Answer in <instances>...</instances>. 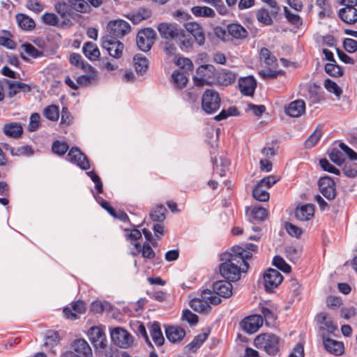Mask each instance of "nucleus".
<instances>
[{
  "label": "nucleus",
  "instance_id": "1",
  "mask_svg": "<svg viewBox=\"0 0 357 357\" xmlns=\"http://www.w3.org/2000/svg\"><path fill=\"white\" fill-rule=\"evenodd\" d=\"M239 260L238 257H232L230 253H224L221 255L220 265V273L226 280L231 282H236L240 280L241 273H246L248 271V266L244 264V266L236 263Z\"/></svg>",
  "mask_w": 357,
  "mask_h": 357
},
{
  "label": "nucleus",
  "instance_id": "2",
  "mask_svg": "<svg viewBox=\"0 0 357 357\" xmlns=\"http://www.w3.org/2000/svg\"><path fill=\"white\" fill-rule=\"evenodd\" d=\"M221 298L209 289L203 290L200 298H195L190 302L192 309L199 313H208L211 309V305L220 303Z\"/></svg>",
  "mask_w": 357,
  "mask_h": 357
},
{
  "label": "nucleus",
  "instance_id": "3",
  "mask_svg": "<svg viewBox=\"0 0 357 357\" xmlns=\"http://www.w3.org/2000/svg\"><path fill=\"white\" fill-rule=\"evenodd\" d=\"M280 339L274 334L264 333L258 335L254 341L255 345L263 349L268 355L274 356L279 351Z\"/></svg>",
  "mask_w": 357,
  "mask_h": 357
},
{
  "label": "nucleus",
  "instance_id": "4",
  "mask_svg": "<svg viewBox=\"0 0 357 357\" xmlns=\"http://www.w3.org/2000/svg\"><path fill=\"white\" fill-rule=\"evenodd\" d=\"M155 31L151 28L140 30L136 38L138 48L143 52L149 51L155 40Z\"/></svg>",
  "mask_w": 357,
  "mask_h": 357
},
{
  "label": "nucleus",
  "instance_id": "5",
  "mask_svg": "<svg viewBox=\"0 0 357 357\" xmlns=\"http://www.w3.org/2000/svg\"><path fill=\"white\" fill-rule=\"evenodd\" d=\"M101 46L106 50L108 54L119 59L122 56L124 45L112 36H104L101 38Z\"/></svg>",
  "mask_w": 357,
  "mask_h": 357
},
{
  "label": "nucleus",
  "instance_id": "6",
  "mask_svg": "<svg viewBox=\"0 0 357 357\" xmlns=\"http://www.w3.org/2000/svg\"><path fill=\"white\" fill-rule=\"evenodd\" d=\"M220 98L217 91L207 89L202 96V105L204 112H215L220 106Z\"/></svg>",
  "mask_w": 357,
  "mask_h": 357
},
{
  "label": "nucleus",
  "instance_id": "7",
  "mask_svg": "<svg viewBox=\"0 0 357 357\" xmlns=\"http://www.w3.org/2000/svg\"><path fill=\"white\" fill-rule=\"evenodd\" d=\"M109 34L112 38H118L124 36L130 31V26L128 22L123 20L110 21L107 24Z\"/></svg>",
  "mask_w": 357,
  "mask_h": 357
},
{
  "label": "nucleus",
  "instance_id": "8",
  "mask_svg": "<svg viewBox=\"0 0 357 357\" xmlns=\"http://www.w3.org/2000/svg\"><path fill=\"white\" fill-rule=\"evenodd\" d=\"M89 340L96 350L102 352L107 347L106 335L103 331L98 327H91L89 331Z\"/></svg>",
  "mask_w": 357,
  "mask_h": 357
},
{
  "label": "nucleus",
  "instance_id": "9",
  "mask_svg": "<svg viewBox=\"0 0 357 357\" xmlns=\"http://www.w3.org/2000/svg\"><path fill=\"white\" fill-rule=\"evenodd\" d=\"M67 160L71 163L75 164L82 169H90V162L86 155L76 146L72 147L67 155Z\"/></svg>",
  "mask_w": 357,
  "mask_h": 357
},
{
  "label": "nucleus",
  "instance_id": "10",
  "mask_svg": "<svg viewBox=\"0 0 357 357\" xmlns=\"http://www.w3.org/2000/svg\"><path fill=\"white\" fill-rule=\"evenodd\" d=\"M114 343L121 348H128L132 344V335L121 328H115L111 331Z\"/></svg>",
  "mask_w": 357,
  "mask_h": 357
},
{
  "label": "nucleus",
  "instance_id": "11",
  "mask_svg": "<svg viewBox=\"0 0 357 357\" xmlns=\"http://www.w3.org/2000/svg\"><path fill=\"white\" fill-rule=\"evenodd\" d=\"M319 188L321 194L328 199H334L336 197V185L330 176H326L319 180Z\"/></svg>",
  "mask_w": 357,
  "mask_h": 357
},
{
  "label": "nucleus",
  "instance_id": "12",
  "mask_svg": "<svg viewBox=\"0 0 357 357\" xmlns=\"http://www.w3.org/2000/svg\"><path fill=\"white\" fill-rule=\"evenodd\" d=\"M283 280L282 274L275 269L269 268L264 275V282L266 291H271L277 287Z\"/></svg>",
  "mask_w": 357,
  "mask_h": 357
},
{
  "label": "nucleus",
  "instance_id": "13",
  "mask_svg": "<svg viewBox=\"0 0 357 357\" xmlns=\"http://www.w3.org/2000/svg\"><path fill=\"white\" fill-rule=\"evenodd\" d=\"M263 324V317L261 315L254 314L245 318L240 324L242 329L250 334L254 333Z\"/></svg>",
  "mask_w": 357,
  "mask_h": 357
},
{
  "label": "nucleus",
  "instance_id": "14",
  "mask_svg": "<svg viewBox=\"0 0 357 357\" xmlns=\"http://www.w3.org/2000/svg\"><path fill=\"white\" fill-rule=\"evenodd\" d=\"M215 68L212 65H202L197 69V75L194 77V82L197 86H202L208 84V79L212 77Z\"/></svg>",
  "mask_w": 357,
  "mask_h": 357
},
{
  "label": "nucleus",
  "instance_id": "15",
  "mask_svg": "<svg viewBox=\"0 0 357 357\" xmlns=\"http://www.w3.org/2000/svg\"><path fill=\"white\" fill-rule=\"evenodd\" d=\"M238 86L244 96H252L257 87V81L253 76L241 77L238 80Z\"/></svg>",
  "mask_w": 357,
  "mask_h": 357
},
{
  "label": "nucleus",
  "instance_id": "16",
  "mask_svg": "<svg viewBox=\"0 0 357 357\" xmlns=\"http://www.w3.org/2000/svg\"><path fill=\"white\" fill-rule=\"evenodd\" d=\"M3 82L6 83V89L10 98H13L20 91L26 93L31 90V86L25 83L13 82L7 79H3Z\"/></svg>",
  "mask_w": 357,
  "mask_h": 357
},
{
  "label": "nucleus",
  "instance_id": "17",
  "mask_svg": "<svg viewBox=\"0 0 357 357\" xmlns=\"http://www.w3.org/2000/svg\"><path fill=\"white\" fill-rule=\"evenodd\" d=\"M158 30L162 38L168 40L177 38L181 33V30L177 29L174 24L166 22L159 24Z\"/></svg>",
  "mask_w": 357,
  "mask_h": 357
},
{
  "label": "nucleus",
  "instance_id": "18",
  "mask_svg": "<svg viewBox=\"0 0 357 357\" xmlns=\"http://www.w3.org/2000/svg\"><path fill=\"white\" fill-rule=\"evenodd\" d=\"M184 26L187 32L194 37L195 40L199 45L204 43L205 35L202 26L198 23L195 22H188L185 23Z\"/></svg>",
  "mask_w": 357,
  "mask_h": 357
},
{
  "label": "nucleus",
  "instance_id": "19",
  "mask_svg": "<svg viewBox=\"0 0 357 357\" xmlns=\"http://www.w3.org/2000/svg\"><path fill=\"white\" fill-rule=\"evenodd\" d=\"M86 311V303L82 301H77L72 303V309L65 307L63 310L64 316L70 320H75L78 318L77 313L82 314Z\"/></svg>",
  "mask_w": 357,
  "mask_h": 357
},
{
  "label": "nucleus",
  "instance_id": "20",
  "mask_svg": "<svg viewBox=\"0 0 357 357\" xmlns=\"http://www.w3.org/2000/svg\"><path fill=\"white\" fill-rule=\"evenodd\" d=\"M229 280L216 281L213 284V291L216 296L229 298L232 294V285Z\"/></svg>",
  "mask_w": 357,
  "mask_h": 357
},
{
  "label": "nucleus",
  "instance_id": "21",
  "mask_svg": "<svg viewBox=\"0 0 357 357\" xmlns=\"http://www.w3.org/2000/svg\"><path fill=\"white\" fill-rule=\"evenodd\" d=\"M73 352L82 357H92L93 353L91 347L84 339H78L72 343Z\"/></svg>",
  "mask_w": 357,
  "mask_h": 357
},
{
  "label": "nucleus",
  "instance_id": "22",
  "mask_svg": "<svg viewBox=\"0 0 357 357\" xmlns=\"http://www.w3.org/2000/svg\"><path fill=\"white\" fill-rule=\"evenodd\" d=\"M314 213V206L312 204H306L298 206L295 211V216L300 221L310 220Z\"/></svg>",
  "mask_w": 357,
  "mask_h": 357
},
{
  "label": "nucleus",
  "instance_id": "23",
  "mask_svg": "<svg viewBox=\"0 0 357 357\" xmlns=\"http://www.w3.org/2000/svg\"><path fill=\"white\" fill-rule=\"evenodd\" d=\"M168 340L173 343L181 342L185 335V331L178 326H169L165 328Z\"/></svg>",
  "mask_w": 357,
  "mask_h": 357
},
{
  "label": "nucleus",
  "instance_id": "24",
  "mask_svg": "<svg viewBox=\"0 0 357 357\" xmlns=\"http://www.w3.org/2000/svg\"><path fill=\"white\" fill-rule=\"evenodd\" d=\"M323 344L325 349L330 353L339 356L344 352V344L342 342L333 339L323 337Z\"/></svg>",
  "mask_w": 357,
  "mask_h": 357
},
{
  "label": "nucleus",
  "instance_id": "25",
  "mask_svg": "<svg viewBox=\"0 0 357 357\" xmlns=\"http://www.w3.org/2000/svg\"><path fill=\"white\" fill-rule=\"evenodd\" d=\"M339 17L345 23L354 24L357 22V9L354 7H344L340 10Z\"/></svg>",
  "mask_w": 357,
  "mask_h": 357
},
{
  "label": "nucleus",
  "instance_id": "26",
  "mask_svg": "<svg viewBox=\"0 0 357 357\" xmlns=\"http://www.w3.org/2000/svg\"><path fill=\"white\" fill-rule=\"evenodd\" d=\"M3 132L6 136L17 139L23 133V128L20 123L10 122L6 123L3 128Z\"/></svg>",
  "mask_w": 357,
  "mask_h": 357
},
{
  "label": "nucleus",
  "instance_id": "27",
  "mask_svg": "<svg viewBox=\"0 0 357 357\" xmlns=\"http://www.w3.org/2000/svg\"><path fill=\"white\" fill-rule=\"evenodd\" d=\"M84 54L91 61L98 60L100 52L97 45L92 42H86L82 47Z\"/></svg>",
  "mask_w": 357,
  "mask_h": 357
},
{
  "label": "nucleus",
  "instance_id": "28",
  "mask_svg": "<svg viewBox=\"0 0 357 357\" xmlns=\"http://www.w3.org/2000/svg\"><path fill=\"white\" fill-rule=\"evenodd\" d=\"M232 257H238L239 260H236V263L241 266H244V264L249 266L247 260L252 257V253L246 252L245 249L240 246H234L232 248V252L230 253Z\"/></svg>",
  "mask_w": 357,
  "mask_h": 357
},
{
  "label": "nucleus",
  "instance_id": "29",
  "mask_svg": "<svg viewBox=\"0 0 357 357\" xmlns=\"http://www.w3.org/2000/svg\"><path fill=\"white\" fill-rule=\"evenodd\" d=\"M227 32L236 39H244L248 36L247 30L239 24H231L227 26Z\"/></svg>",
  "mask_w": 357,
  "mask_h": 357
},
{
  "label": "nucleus",
  "instance_id": "30",
  "mask_svg": "<svg viewBox=\"0 0 357 357\" xmlns=\"http://www.w3.org/2000/svg\"><path fill=\"white\" fill-rule=\"evenodd\" d=\"M150 333L154 343L157 346H162L164 344L165 338L163 337L160 325L158 322L154 321L150 328Z\"/></svg>",
  "mask_w": 357,
  "mask_h": 357
},
{
  "label": "nucleus",
  "instance_id": "31",
  "mask_svg": "<svg viewBox=\"0 0 357 357\" xmlns=\"http://www.w3.org/2000/svg\"><path fill=\"white\" fill-rule=\"evenodd\" d=\"M15 18L19 26L24 30H31L35 27L33 19L25 14H17Z\"/></svg>",
  "mask_w": 357,
  "mask_h": 357
},
{
  "label": "nucleus",
  "instance_id": "32",
  "mask_svg": "<svg viewBox=\"0 0 357 357\" xmlns=\"http://www.w3.org/2000/svg\"><path fill=\"white\" fill-rule=\"evenodd\" d=\"M59 341L60 337L58 332L49 331L47 333L43 345L46 347H50V351L54 354H56V351L54 349V347L59 343Z\"/></svg>",
  "mask_w": 357,
  "mask_h": 357
},
{
  "label": "nucleus",
  "instance_id": "33",
  "mask_svg": "<svg viewBox=\"0 0 357 357\" xmlns=\"http://www.w3.org/2000/svg\"><path fill=\"white\" fill-rule=\"evenodd\" d=\"M70 9L81 13H89L90 5L85 0H68Z\"/></svg>",
  "mask_w": 357,
  "mask_h": 357
},
{
  "label": "nucleus",
  "instance_id": "34",
  "mask_svg": "<svg viewBox=\"0 0 357 357\" xmlns=\"http://www.w3.org/2000/svg\"><path fill=\"white\" fill-rule=\"evenodd\" d=\"M236 79V75L229 70H222L217 76L218 82L223 86H228L234 82Z\"/></svg>",
  "mask_w": 357,
  "mask_h": 357
},
{
  "label": "nucleus",
  "instance_id": "35",
  "mask_svg": "<svg viewBox=\"0 0 357 357\" xmlns=\"http://www.w3.org/2000/svg\"><path fill=\"white\" fill-rule=\"evenodd\" d=\"M151 15V10L145 8H139L135 13H132L130 17V20L135 24L139 23L141 21L144 20H146L149 17H150Z\"/></svg>",
  "mask_w": 357,
  "mask_h": 357
},
{
  "label": "nucleus",
  "instance_id": "36",
  "mask_svg": "<svg viewBox=\"0 0 357 357\" xmlns=\"http://www.w3.org/2000/svg\"><path fill=\"white\" fill-rule=\"evenodd\" d=\"M91 71L92 72L90 75H81L77 78V83L78 85L87 86L91 84L93 82H96L98 76L95 72L94 68L89 66Z\"/></svg>",
  "mask_w": 357,
  "mask_h": 357
},
{
  "label": "nucleus",
  "instance_id": "37",
  "mask_svg": "<svg viewBox=\"0 0 357 357\" xmlns=\"http://www.w3.org/2000/svg\"><path fill=\"white\" fill-rule=\"evenodd\" d=\"M172 79L175 86L178 89L185 86L188 82V77L184 72L181 70H174L172 74Z\"/></svg>",
  "mask_w": 357,
  "mask_h": 357
},
{
  "label": "nucleus",
  "instance_id": "38",
  "mask_svg": "<svg viewBox=\"0 0 357 357\" xmlns=\"http://www.w3.org/2000/svg\"><path fill=\"white\" fill-rule=\"evenodd\" d=\"M208 335V334L207 333H203L197 335L195 337L192 341L186 346V348L189 351H192L193 352L196 351L207 339Z\"/></svg>",
  "mask_w": 357,
  "mask_h": 357
},
{
  "label": "nucleus",
  "instance_id": "39",
  "mask_svg": "<svg viewBox=\"0 0 357 357\" xmlns=\"http://www.w3.org/2000/svg\"><path fill=\"white\" fill-rule=\"evenodd\" d=\"M167 212L166 208L163 205L158 206L150 213L151 219L154 222H162L165 220Z\"/></svg>",
  "mask_w": 357,
  "mask_h": 357
},
{
  "label": "nucleus",
  "instance_id": "40",
  "mask_svg": "<svg viewBox=\"0 0 357 357\" xmlns=\"http://www.w3.org/2000/svg\"><path fill=\"white\" fill-rule=\"evenodd\" d=\"M134 245L137 248L138 253L142 252L143 257L149 259L154 258L155 252L148 243H144L142 247H141L139 243H135Z\"/></svg>",
  "mask_w": 357,
  "mask_h": 357
},
{
  "label": "nucleus",
  "instance_id": "41",
  "mask_svg": "<svg viewBox=\"0 0 357 357\" xmlns=\"http://www.w3.org/2000/svg\"><path fill=\"white\" fill-rule=\"evenodd\" d=\"M192 13L198 17H213L215 11L207 6H195L192 8Z\"/></svg>",
  "mask_w": 357,
  "mask_h": 357
},
{
  "label": "nucleus",
  "instance_id": "42",
  "mask_svg": "<svg viewBox=\"0 0 357 357\" xmlns=\"http://www.w3.org/2000/svg\"><path fill=\"white\" fill-rule=\"evenodd\" d=\"M133 60L136 71L143 74L148 68L149 61L147 59L141 54H137L135 56Z\"/></svg>",
  "mask_w": 357,
  "mask_h": 357
},
{
  "label": "nucleus",
  "instance_id": "43",
  "mask_svg": "<svg viewBox=\"0 0 357 357\" xmlns=\"http://www.w3.org/2000/svg\"><path fill=\"white\" fill-rule=\"evenodd\" d=\"M253 197L259 202H266L269 199V193L262 188L259 184H256L252 190Z\"/></svg>",
  "mask_w": 357,
  "mask_h": 357
},
{
  "label": "nucleus",
  "instance_id": "44",
  "mask_svg": "<svg viewBox=\"0 0 357 357\" xmlns=\"http://www.w3.org/2000/svg\"><path fill=\"white\" fill-rule=\"evenodd\" d=\"M321 130L318 126L316 130L308 137L305 142V147L306 149H311L313 147L320 139L321 137Z\"/></svg>",
  "mask_w": 357,
  "mask_h": 357
},
{
  "label": "nucleus",
  "instance_id": "45",
  "mask_svg": "<svg viewBox=\"0 0 357 357\" xmlns=\"http://www.w3.org/2000/svg\"><path fill=\"white\" fill-rule=\"evenodd\" d=\"M69 146L65 142L55 140L52 145V152L59 156L63 155L68 150Z\"/></svg>",
  "mask_w": 357,
  "mask_h": 357
},
{
  "label": "nucleus",
  "instance_id": "46",
  "mask_svg": "<svg viewBox=\"0 0 357 357\" xmlns=\"http://www.w3.org/2000/svg\"><path fill=\"white\" fill-rule=\"evenodd\" d=\"M284 112H305V103L304 100H296L289 105L284 106Z\"/></svg>",
  "mask_w": 357,
  "mask_h": 357
},
{
  "label": "nucleus",
  "instance_id": "47",
  "mask_svg": "<svg viewBox=\"0 0 357 357\" xmlns=\"http://www.w3.org/2000/svg\"><path fill=\"white\" fill-rule=\"evenodd\" d=\"M260 59L269 66H273L276 63V59L272 55L269 50L263 47L260 51Z\"/></svg>",
  "mask_w": 357,
  "mask_h": 357
},
{
  "label": "nucleus",
  "instance_id": "48",
  "mask_svg": "<svg viewBox=\"0 0 357 357\" xmlns=\"http://www.w3.org/2000/svg\"><path fill=\"white\" fill-rule=\"evenodd\" d=\"M9 146L6 145V150H9L10 153L12 155H30L33 154V151L31 148L29 146H22L20 147H18L17 149H14L12 147L8 148Z\"/></svg>",
  "mask_w": 357,
  "mask_h": 357
},
{
  "label": "nucleus",
  "instance_id": "49",
  "mask_svg": "<svg viewBox=\"0 0 357 357\" xmlns=\"http://www.w3.org/2000/svg\"><path fill=\"white\" fill-rule=\"evenodd\" d=\"M325 71L331 76L339 77L343 75L342 68L333 63H326L325 66Z\"/></svg>",
  "mask_w": 357,
  "mask_h": 357
},
{
  "label": "nucleus",
  "instance_id": "50",
  "mask_svg": "<svg viewBox=\"0 0 357 357\" xmlns=\"http://www.w3.org/2000/svg\"><path fill=\"white\" fill-rule=\"evenodd\" d=\"M213 165V172L214 174H218L220 176H225L226 169H227L228 166L229 165V162L227 160H225L222 162V168L220 169L219 166L218 165L217 159L215 158H211Z\"/></svg>",
  "mask_w": 357,
  "mask_h": 357
},
{
  "label": "nucleus",
  "instance_id": "51",
  "mask_svg": "<svg viewBox=\"0 0 357 357\" xmlns=\"http://www.w3.org/2000/svg\"><path fill=\"white\" fill-rule=\"evenodd\" d=\"M257 18L259 22L265 25H270L273 22L272 18L271 17L268 12L264 8H261L257 11Z\"/></svg>",
  "mask_w": 357,
  "mask_h": 357
},
{
  "label": "nucleus",
  "instance_id": "52",
  "mask_svg": "<svg viewBox=\"0 0 357 357\" xmlns=\"http://www.w3.org/2000/svg\"><path fill=\"white\" fill-rule=\"evenodd\" d=\"M324 86L329 92L333 93L336 96H340L342 92L340 87L330 79L325 80Z\"/></svg>",
  "mask_w": 357,
  "mask_h": 357
},
{
  "label": "nucleus",
  "instance_id": "53",
  "mask_svg": "<svg viewBox=\"0 0 357 357\" xmlns=\"http://www.w3.org/2000/svg\"><path fill=\"white\" fill-rule=\"evenodd\" d=\"M182 320L186 321L190 325H195L199 321L198 316L190 310H184L182 313Z\"/></svg>",
  "mask_w": 357,
  "mask_h": 357
},
{
  "label": "nucleus",
  "instance_id": "54",
  "mask_svg": "<svg viewBox=\"0 0 357 357\" xmlns=\"http://www.w3.org/2000/svg\"><path fill=\"white\" fill-rule=\"evenodd\" d=\"M320 323L324 325L328 332L333 333L336 329V326L333 324L332 320L328 317L326 313H321L319 315Z\"/></svg>",
  "mask_w": 357,
  "mask_h": 357
},
{
  "label": "nucleus",
  "instance_id": "55",
  "mask_svg": "<svg viewBox=\"0 0 357 357\" xmlns=\"http://www.w3.org/2000/svg\"><path fill=\"white\" fill-rule=\"evenodd\" d=\"M319 165L326 172L330 173H333L335 175H340V172L338 169H337L335 166L331 165L328 160L326 158H322L319 160Z\"/></svg>",
  "mask_w": 357,
  "mask_h": 357
},
{
  "label": "nucleus",
  "instance_id": "56",
  "mask_svg": "<svg viewBox=\"0 0 357 357\" xmlns=\"http://www.w3.org/2000/svg\"><path fill=\"white\" fill-rule=\"evenodd\" d=\"M56 11L62 17L70 15V4L66 2H58L54 6Z\"/></svg>",
  "mask_w": 357,
  "mask_h": 357
},
{
  "label": "nucleus",
  "instance_id": "57",
  "mask_svg": "<svg viewBox=\"0 0 357 357\" xmlns=\"http://www.w3.org/2000/svg\"><path fill=\"white\" fill-rule=\"evenodd\" d=\"M40 119V117L38 113H32L28 125V130L29 132H34L39 128Z\"/></svg>",
  "mask_w": 357,
  "mask_h": 357
},
{
  "label": "nucleus",
  "instance_id": "58",
  "mask_svg": "<svg viewBox=\"0 0 357 357\" xmlns=\"http://www.w3.org/2000/svg\"><path fill=\"white\" fill-rule=\"evenodd\" d=\"M22 47L24 49V52L33 58H37L42 54V52H40L37 48H36L33 45L29 43H25L22 45Z\"/></svg>",
  "mask_w": 357,
  "mask_h": 357
},
{
  "label": "nucleus",
  "instance_id": "59",
  "mask_svg": "<svg viewBox=\"0 0 357 357\" xmlns=\"http://www.w3.org/2000/svg\"><path fill=\"white\" fill-rule=\"evenodd\" d=\"M252 214L255 220L263 221L266 218L268 213L263 207H255L252 211Z\"/></svg>",
  "mask_w": 357,
  "mask_h": 357
},
{
  "label": "nucleus",
  "instance_id": "60",
  "mask_svg": "<svg viewBox=\"0 0 357 357\" xmlns=\"http://www.w3.org/2000/svg\"><path fill=\"white\" fill-rule=\"evenodd\" d=\"M26 6L28 9L36 13H40L44 8L43 4L38 0H28Z\"/></svg>",
  "mask_w": 357,
  "mask_h": 357
},
{
  "label": "nucleus",
  "instance_id": "61",
  "mask_svg": "<svg viewBox=\"0 0 357 357\" xmlns=\"http://www.w3.org/2000/svg\"><path fill=\"white\" fill-rule=\"evenodd\" d=\"M279 181V178H278L275 176H268L266 177L263 178L261 179L257 184L260 185L261 186L266 187L267 188H271L274 184H275Z\"/></svg>",
  "mask_w": 357,
  "mask_h": 357
},
{
  "label": "nucleus",
  "instance_id": "62",
  "mask_svg": "<svg viewBox=\"0 0 357 357\" xmlns=\"http://www.w3.org/2000/svg\"><path fill=\"white\" fill-rule=\"evenodd\" d=\"M343 173L349 178H355L357 176V167L356 164H345L343 169Z\"/></svg>",
  "mask_w": 357,
  "mask_h": 357
},
{
  "label": "nucleus",
  "instance_id": "63",
  "mask_svg": "<svg viewBox=\"0 0 357 357\" xmlns=\"http://www.w3.org/2000/svg\"><path fill=\"white\" fill-rule=\"evenodd\" d=\"M329 157L330 159L337 165H341L344 162L342 153L336 149H333L331 151Z\"/></svg>",
  "mask_w": 357,
  "mask_h": 357
},
{
  "label": "nucleus",
  "instance_id": "64",
  "mask_svg": "<svg viewBox=\"0 0 357 357\" xmlns=\"http://www.w3.org/2000/svg\"><path fill=\"white\" fill-rule=\"evenodd\" d=\"M344 50L349 53H354L357 50V41L351 38H346L343 42Z\"/></svg>",
  "mask_w": 357,
  "mask_h": 357
}]
</instances>
